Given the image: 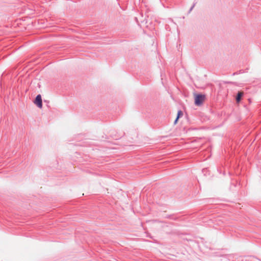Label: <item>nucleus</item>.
Wrapping results in <instances>:
<instances>
[{"instance_id":"obj_1","label":"nucleus","mask_w":261,"mask_h":261,"mask_svg":"<svg viewBox=\"0 0 261 261\" xmlns=\"http://www.w3.org/2000/svg\"><path fill=\"white\" fill-rule=\"evenodd\" d=\"M205 99V96L204 95H196L195 96V104L197 106H200L203 103Z\"/></svg>"},{"instance_id":"obj_2","label":"nucleus","mask_w":261,"mask_h":261,"mask_svg":"<svg viewBox=\"0 0 261 261\" xmlns=\"http://www.w3.org/2000/svg\"><path fill=\"white\" fill-rule=\"evenodd\" d=\"M35 103L40 108L42 107V102L41 96L40 95H38L35 99Z\"/></svg>"},{"instance_id":"obj_3","label":"nucleus","mask_w":261,"mask_h":261,"mask_svg":"<svg viewBox=\"0 0 261 261\" xmlns=\"http://www.w3.org/2000/svg\"><path fill=\"white\" fill-rule=\"evenodd\" d=\"M183 115V113L181 110L178 111L177 116L176 119L174 121V124H176L179 117Z\"/></svg>"},{"instance_id":"obj_4","label":"nucleus","mask_w":261,"mask_h":261,"mask_svg":"<svg viewBox=\"0 0 261 261\" xmlns=\"http://www.w3.org/2000/svg\"><path fill=\"white\" fill-rule=\"evenodd\" d=\"M243 95V92H239L238 93V95L236 97V100L237 102H239L241 100V97Z\"/></svg>"}]
</instances>
